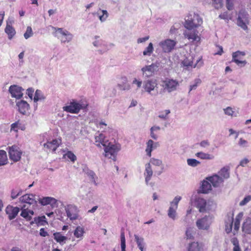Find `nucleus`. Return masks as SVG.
I'll return each mask as SVG.
<instances>
[{
    "label": "nucleus",
    "instance_id": "f257e3e1",
    "mask_svg": "<svg viewBox=\"0 0 251 251\" xmlns=\"http://www.w3.org/2000/svg\"><path fill=\"white\" fill-rule=\"evenodd\" d=\"M190 204L196 207L201 213L207 212L215 208V204L213 201H206L204 199L201 198L198 194H193L190 199Z\"/></svg>",
    "mask_w": 251,
    "mask_h": 251
},
{
    "label": "nucleus",
    "instance_id": "f03ea898",
    "mask_svg": "<svg viewBox=\"0 0 251 251\" xmlns=\"http://www.w3.org/2000/svg\"><path fill=\"white\" fill-rule=\"evenodd\" d=\"M51 27L53 30V35L59 39L61 43H68L73 40L74 35L67 29L53 26H51Z\"/></svg>",
    "mask_w": 251,
    "mask_h": 251
},
{
    "label": "nucleus",
    "instance_id": "7ed1b4c3",
    "mask_svg": "<svg viewBox=\"0 0 251 251\" xmlns=\"http://www.w3.org/2000/svg\"><path fill=\"white\" fill-rule=\"evenodd\" d=\"M202 23V20L200 16L195 13H189L185 18L186 28H196Z\"/></svg>",
    "mask_w": 251,
    "mask_h": 251
},
{
    "label": "nucleus",
    "instance_id": "20e7f679",
    "mask_svg": "<svg viewBox=\"0 0 251 251\" xmlns=\"http://www.w3.org/2000/svg\"><path fill=\"white\" fill-rule=\"evenodd\" d=\"M144 91L151 96L158 94V83L155 79L151 78L144 80L142 86Z\"/></svg>",
    "mask_w": 251,
    "mask_h": 251
},
{
    "label": "nucleus",
    "instance_id": "39448f33",
    "mask_svg": "<svg viewBox=\"0 0 251 251\" xmlns=\"http://www.w3.org/2000/svg\"><path fill=\"white\" fill-rule=\"evenodd\" d=\"M181 196H176L173 200L170 202V206L167 211L168 216L172 220L175 221L178 218V215L176 210L178 208L179 202L181 200Z\"/></svg>",
    "mask_w": 251,
    "mask_h": 251
},
{
    "label": "nucleus",
    "instance_id": "423d86ee",
    "mask_svg": "<svg viewBox=\"0 0 251 251\" xmlns=\"http://www.w3.org/2000/svg\"><path fill=\"white\" fill-rule=\"evenodd\" d=\"M87 104L83 101L77 102L73 100L70 104L63 107L64 111L71 113H78L81 109H84Z\"/></svg>",
    "mask_w": 251,
    "mask_h": 251
},
{
    "label": "nucleus",
    "instance_id": "0eeeda50",
    "mask_svg": "<svg viewBox=\"0 0 251 251\" xmlns=\"http://www.w3.org/2000/svg\"><path fill=\"white\" fill-rule=\"evenodd\" d=\"M213 221V217L211 216H205L197 220L196 226L199 230H208Z\"/></svg>",
    "mask_w": 251,
    "mask_h": 251
},
{
    "label": "nucleus",
    "instance_id": "6e6552de",
    "mask_svg": "<svg viewBox=\"0 0 251 251\" xmlns=\"http://www.w3.org/2000/svg\"><path fill=\"white\" fill-rule=\"evenodd\" d=\"M249 23V15L244 10L240 11L237 18V25L243 29L246 30L248 28L247 25Z\"/></svg>",
    "mask_w": 251,
    "mask_h": 251
},
{
    "label": "nucleus",
    "instance_id": "1a4fd4ad",
    "mask_svg": "<svg viewBox=\"0 0 251 251\" xmlns=\"http://www.w3.org/2000/svg\"><path fill=\"white\" fill-rule=\"evenodd\" d=\"M65 210L70 221H73L78 219L79 211L75 205L68 204L65 207Z\"/></svg>",
    "mask_w": 251,
    "mask_h": 251
},
{
    "label": "nucleus",
    "instance_id": "9d476101",
    "mask_svg": "<svg viewBox=\"0 0 251 251\" xmlns=\"http://www.w3.org/2000/svg\"><path fill=\"white\" fill-rule=\"evenodd\" d=\"M8 152L9 158L14 162L19 161L21 158L22 151L17 145H13L8 147Z\"/></svg>",
    "mask_w": 251,
    "mask_h": 251
},
{
    "label": "nucleus",
    "instance_id": "9b49d317",
    "mask_svg": "<svg viewBox=\"0 0 251 251\" xmlns=\"http://www.w3.org/2000/svg\"><path fill=\"white\" fill-rule=\"evenodd\" d=\"M176 44V42L172 39H167L160 41L159 46L164 52H170L174 49Z\"/></svg>",
    "mask_w": 251,
    "mask_h": 251
},
{
    "label": "nucleus",
    "instance_id": "f8f14e48",
    "mask_svg": "<svg viewBox=\"0 0 251 251\" xmlns=\"http://www.w3.org/2000/svg\"><path fill=\"white\" fill-rule=\"evenodd\" d=\"M185 38L188 39L191 42H199L201 40V37L199 35V32L196 28H186L184 32Z\"/></svg>",
    "mask_w": 251,
    "mask_h": 251
},
{
    "label": "nucleus",
    "instance_id": "ddd939ff",
    "mask_svg": "<svg viewBox=\"0 0 251 251\" xmlns=\"http://www.w3.org/2000/svg\"><path fill=\"white\" fill-rule=\"evenodd\" d=\"M245 55L246 53L244 51H237L233 52L232 61L235 62L239 67H243L247 64V61L245 60H243Z\"/></svg>",
    "mask_w": 251,
    "mask_h": 251
},
{
    "label": "nucleus",
    "instance_id": "4468645a",
    "mask_svg": "<svg viewBox=\"0 0 251 251\" xmlns=\"http://www.w3.org/2000/svg\"><path fill=\"white\" fill-rule=\"evenodd\" d=\"M104 150L105 153V156L115 160L117 152L119 149L117 146L111 144L109 142L106 146L104 147Z\"/></svg>",
    "mask_w": 251,
    "mask_h": 251
},
{
    "label": "nucleus",
    "instance_id": "2eb2a0df",
    "mask_svg": "<svg viewBox=\"0 0 251 251\" xmlns=\"http://www.w3.org/2000/svg\"><path fill=\"white\" fill-rule=\"evenodd\" d=\"M178 86V81L173 79H167L162 81V86L169 93L176 90Z\"/></svg>",
    "mask_w": 251,
    "mask_h": 251
},
{
    "label": "nucleus",
    "instance_id": "dca6fc26",
    "mask_svg": "<svg viewBox=\"0 0 251 251\" xmlns=\"http://www.w3.org/2000/svg\"><path fill=\"white\" fill-rule=\"evenodd\" d=\"M158 67L157 65L154 63L145 66L141 69L143 76L149 77L152 76L154 73L157 71Z\"/></svg>",
    "mask_w": 251,
    "mask_h": 251
},
{
    "label": "nucleus",
    "instance_id": "f3484780",
    "mask_svg": "<svg viewBox=\"0 0 251 251\" xmlns=\"http://www.w3.org/2000/svg\"><path fill=\"white\" fill-rule=\"evenodd\" d=\"M39 203L43 206L50 205L52 208L58 207V201L54 198L45 197L39 200Z\"/></svg>",
    "mask_w": 251,
    "mask_h": 251
},
{
    "label": "nucleus",
    "instance_id": "a211bd4d",
    "mask_svg": "<svg viewBox=\"0 0 251 251\" xmlns=\"http://www.w3.org/2000/svg\"><path fill=\"white\" fill-rule=\"evenodd\" d=\"M23 90L22 87L13 85L10 86L8 91L12 98L20 99L23 97Z\"/></svg>",
    "mask_w": 251,
    "mask_h": 251
},
{
    "label": "nucleus",
    "instance_id": "6ab92c4d",
    "mask_svg": "<svg viewBox=\"0 0 251 251\" xmlns=\"http://www.w3.org/2000/svg\"><path fill=\"white\" fill-rule=\"evenodd\" d=\"M20 201L25 203L29 205H32V207L36 205L37 201L35 196L33 194H25L21 197L19 199Z\"/></svg>",
    "mask_w": 251,
    "mask_h": 251
},
{
    "label": "nucleus",
    "instance_id": "aec40b11",
    "mask_svg": "<svg viewBox=\"0 0 251 251\" xmlns=\"http://www.w3.org/2000/svg\"><path fill=\"white\" fill-rule=\"evenodd\" d=\"M95 138V144L99 147H101V146L104 147L106 146L107 144H109V142L105 139L104 135L100 132H98L96 133Z\"/></svg>",
    "mask_w": 251,
    "mask_h": 251
},
{
    "label": "nucleus",
    "instance_id": "412c9836",
    "mask_svg": "<svg viewBox=\"0 0 251 251\" xmlns=\"http://www.w3.org/2000/svg\"><path fill=\"white\" fill-rule=\"evenodd\" d=\"M85 233V229L83 226H78L75 228L73 231V233L74 237L77 239L76 240V243L83 239Z\"/></svg>",
    "mask_w": 251,
    "mask_h": 251
},
{
    "label": "nucleus",
    "instance_id": "4be33fe9",
    "mask_svg": "<svg viewBox=\"0 0 251 251\" xmlns=\"http://www.w3.org/2000/svg\"><path fill=\"white\" fill-rule=\"evenodd\" d=\"M61 144L60 139H53L51 141H48L44 144V148L48 149L50 151L54 152Z\"/></svg>",
    "mask_w": 251,
    "mask_h": 251
},
{
    "label": "nucleus",
    "instance_id": "5701e85b",
    "mask_svg": "<svg viewBox=\"0 0 251 251\" xmlns=\"http://www.w3.org/2000/svg\"><path fill=\"white\" fill-rule=\"evenodd\" d=\"M94 41L93 42V45L94 46L99 48L101 47L102 48V50H100L99 51L100 52V53H102V52H104L108 50L107 46L106 45L105 42L102 40L101 39H100V36H95L94 37Z\"/></svg>",
    "mask_w": 251,
    "mask_h": 251
},
{
    "label": "nucleus",
    "instance_id": "b1692460",
    "mask_svg": "<svg viewBox=\"0 0 251 251\" xmlns=\"http://www.w3.org/2000/svg\"><path fill=\"white\" fill-rule=\"evenodd\" d=\"M21 210V216L26 221H30L34 215V211L32 210L29 209L28 207H26L25 204L22 207Z\"/></svg>",
    "mask_w": 251,
    "mask_h": 251
},
{
    "label": "nucleus",
    "instance_id": "393cba45",
    "mask_svg": "<svg viewBox=\"0 0 251 251\" xmlns=\"http://www.w3.org/2000/svg\"><path fill=\"white\" fill-rule=\"evenodd\" d=\"M144 175L145 178V182L147 185H148L153 175L152 168L150 164H146L145 165V172Z\"/></svg>",
    "mask_w": 251,
    "mask_h": 251
},
{
    "label": "nucleus",
    "instance_id": "a878e982",
    "mask_svg": "<svg viewBox=\"0 0 251 251\" xmlns=\"http://www.w3.org/2000/svg\"><path fill=\"white\" fill-rule=\"evenodd\" d=\"M20 211V208L18 207H13L10 205L7 206L6 208V213L8 215L10 220H12L16 218Z\"/></svg>",
    "mask_w": 251,
    "mask_h": 251
},
{
    "label": "nucleus",
    "instance_id": "bb28decb",
    "mask_svg": "<svg viewBox=\"0 0 251 251\" xmlns=\"http://www.w3.org/2000/svg\"><path fill=\"white\" fill-rule=\"evenodd\" d=\"M210 183L214 187H219L223 182V179L218 175H214L206 178Z\"/></svg>",
    "mask_w": 251,
    "mask_h": 251
},
{
    "label": "nucleus",
    "instance_id": "cd10ccee",
    "mask_svg": "<svg viewBox=\"0 0 251 251\" xmlns=\"http://www.w3.org/2000/svg\"><path fill=\"white\" fill-rule=\"evenodd\" d=\"M158 145V143L157 142H154L151 139H150L146 143V148L145 150L147 155L149 157H151V152L152 151L156 149Z\"/></svg>",
    "mask_w": 251,
    "mask_h": 251
},
{
    "label": "nucleus",
    "instance_id": "c85d7f7f",
    "mask_svg": "<svg viewBox=\"0 0 251 251\" xmlns=\"http://www.w3.org/2000/svg\"><path fill=\"white\" fill-rule=\"evenodd\" d=\"M147 164H150L151 166L153 165L155 167H160L161 168V171H155V173H156L157 175H160L163 172V166L161 160L152 157L150 159L149 162Z\"/></svg>",
    "mask_w": 251,
    "mask_h": 251
},
{
    "label": "nucleus",
    "instance_id": "c756f323",
    "mask_svg": "<svg viewBox=\"0 0 251 251\" xmlns=\"http://www.w3.org/2000/svg\"><path fill=\"white\" fill-rule=\"evenodd\" d=\"M134 238L137 247L140 251H146V243L145 242L144 238L137 234L134 235Z\"/></svg>",
    "mask_w": 251,
    "mask_h": 251
},
{
    "label": "nucleus",
    "instance_id": "7c9ffc66",
    "mask_svg": "<svg viewBox=\"0 0 251 251\" xmlns=\"http://www.w3.org/2000/svg\"><path fill=\"white\" fill-rule=\"evenodd\" d=\"M16 105L18 107L19 111L23 115H25L28 111L29 105L25 100H21L17 102Z\"/></svg>",
    "mask_w": 251,
    "mask_h": 251
},
{
    "label": "nucleus",
    "instance_id": "2f4dec72",
    "mask_svg": "<svg viewBox=\"0 0 251 251\" xmlns=\"http://www.w3.org/2000/svg\"><path fill=\"white\" fill-rule=\"evenodd\" d=\"M193 56L189 55L188 57H186L182 62V64L183 66L192 68H195L197 67V64L201 62V59L197 60V63L193 64Z\"/></svg>",
    "mask_w": 251,
    "mask_h": 251
},
{
    "label": "nucleus",
    "instance_id": "473e14b6",
    "mask_svg": "<svg viewBox=\"0 0 251 251\" xmlns=\"http://www.w3.org/2000/svg\"><path fill=\"white\" fill-rule=\"evenodd\" d=\"M233 223V214H228L225 221L226 231L227 233H229L232 231Z\"/></svg>",
    "mask_w": 251,
    "mask_h": 251
},
{
    "label": "nucleus",
    "instance_id": "72a5a7b5",
    "mask_svg": "<svg viewBox=\"0 0 251 251\" xmlns=\"http://www.w3.org/2000/svg\"><path fill=\"white\" fill-rule=\"evenodd\" d=\"M83 172L89 177L90 180L95 185H97V180L98 177L95 173L92 170H89L86 166H84Z\"/></svg>",
    "mask_w": 251,
    "mask_h": 251
},
{
    "label": "nucleus",
    "instance_id": "f704fd0d",
    "mask_svg": "<svg viewBox=\"0 0 251 251\" xmlns=\"http://www.w3.org/2000/svg\"><path fill=\"white\" fill-rule=\"evenodd\" d=\"M54 239L60 245H63L66 243L68 239L67 237L64 236L61 232H56L53 234Z\"/></svg>",
    "mask_w": 251,
    "mask_h": 251
},
{
    "label": "nucleus",
    "instance_id": "c9c22d12",
    "mask_svg": "<svg viewBox=\"0 0 251 251\" xmlns=\"http://www.w3.org/2000/svg\"><path fill=\"white\" fill-rule=\"evenodd\" d=\"M25 129V125L19 120L12 124L11 125V131L13 130L18 132L19 129L24 130Z\"/></svg>",
    "mask_w": 251,
    "mask_h": 251
},
{
    "label": "nucleus",
    "instance_id": "e433bc0d",
    "mask_svg": "<svg viewBox=\"0 0 251 251\" xmlns=\"http://www.w3.org/2000/svg\"><path fill=\"white\" fill-rule=\"evenodd\" d=\"M46 219L45 216L35 217L34 220L31 221L30 224L31 225L36 224L37 226H45L46 224H48Z\"/></svg>",
    "mask_w": 251,
    "mask_h": 251
},
{
    "label": "nucleus",
    "instance_id": "4c0bfd02",
    "mask_svg": "<svg viewBox=\"0 0 251 251\" xmlns=\"http://www.w3.org/2000/svg\"><path fill=\"white\" fill-rule=\"evenodd\" d=\"M187 251H202V244L198 242H193L189 244Z\"/></svg>",
    "mask_w": 251,
    "mask_h": 251
},
{
    "label": "nucleus",
    "instance_id": "58836bf2",
    "mask_svg": "<svg viewBox=\"0 0 251 251\" xmlns=\"http://www.w3.org/2000/svg\"><path fill=\"white\" fill-rule=\"evenodd\" d=\"M201 191L202 193L206 194L211 190V184L207 179L203 180L201 187Z\"/></svg>",
    "mask_w": 251,
    "mask_h": 251
},
{
    "label": "nucleus",
    "instance_id": "ea45409f",
    "mask_svg": "<svg viewBox=\"0 0 251 251\" xmlns=\"http://www.w3.org/2000/svg\"><path fill=\"white\" fill-rule=\"evenodd\" d=\"M242 230L247 234H251V218H248L244 222L242 226Z\"/></svg>",
    "mask_w": 251,
    "mask_h": 251
},
{
    "label": "nucleus",
    "instance_id": "a19ab883",
    "mask_svg": "<svg viewBox=\"0 0 251 251\" xmlns=\"http://www.w3.org/2000/svg\"><path fill=\"white\" fill-rule=\"evenodd\" d=\"M161 129V127L157 125H154L151 126L150 129V136L151 137L156 140L158 138L157 132H159Z\"/></svg>",
    "mask_w": 251,
    "mask_h": 251
},
{
    "label": "nucleus",
    "instance_id": "79ce46f5",
    "mask_svg": "<svg viewBox=\"0 0 251 251\" xmlns=\"http://www.w3.org/2000/svg\"><path fill=\"white\" fill-rule=\"evenodd\" d=\"M96 14L101 23L105 22L109 16V14L106 10H101L100 9L98 11Z\"/></svg>",
    "mask_w": 251,
    "mask_h": 251
},
{
    "label": "nucleus",
    "instance_id": "37998d69",
    "mask_svg": "<svg viewBox=\"0 0 251 251\" xmlns=\"http://www.w3.org/2000/svg\"><path fill=\"white\" fill-rule=\"evenodd\" d=\"M243 216V213L241 212V213H239L237 215V216L236 217V218H235V220L234 221V231H233L234 234H235V232H236L239 228L240 221H241Z\"/></svg>",
    "mask_w": 251,
    "mask_h": 251
},
{
    "label": "nucleus",
    "instance_id": "c03bdc74",
    "mask_svg": "<svg viewBox=\"0 0 251 251\" xmlns=\"http://www.w3.org/2000/svg\"><path fill=\"white\" fill-rule=\"evenodd\" d=\"M5 32L8 35V38L10 40L12 39L16 34L14 28L8 24L5 28Z\"/></svg>",
    "mask_w": 251,
    "mask_h": 251
},
{
    "label": "nucleus",
    "instance_id": "a18cd8bd",
    "mask_svg": "<svg viewBox=\"0 0 251 251\" xmlns=\"http://www.w3.org/2000/svg\"><path fill=\"white\" fill-rule=\"evenodd\" d=\"M196 156L201 159L211 160L214 158V156L203 152H198L195 154Z\"/></svg>",
    "mask_w": 251,
    "mask_h": 251
},
{
    "label": "nucleus",
    "instance_id": "49530a36",
    "mask_svg": "<svg viewBox=\"0 0 251 251\" xmlns=\"http://www.w3.org/2000/svg\"><path fill=\"white\" fill-rule=\"evenodd\" d=\"M170 113L171 111L169 109L163 110L158 112V117L163 120H167L169 119V116Z\"/></svg>",
    "mask_w": 251,
    "mask_h": 251
},
{
    "label": "nucleus",
    "instance_id": "de8ad7c7",
    "mask_svg": "<svg viewBox=\"0 0 251 251\" xmlns=\"http://www.w3.org/2000/svg\"><path fill=\"white\" fill-rule=\"evenodd\" d=\"M7 162L6 152L3 150H0V166L6 164Z\"/></svg>",
    "mask_w": 251,
    "mask_h": 251
},
{
    "label": "nucleus",
    "instance_id": "09e8293b",
    "mask_svg": "<svg viewBox=\"0 0 251 251\" xmlns=\"http://www.w3.org/2000/svg\"><path fill=\"white\" fill-rule=\"evenodd\" d=\"M123 81L122 84H119L118 87L122 90H129L130 89V85L127 83L126 77L123 78Z\"/></svg>",
    "mask_w": 251,
    "mask_h": 251
},
{
    "label": "nucleus",
    "instance_id": "8fccbe9b",
    "mask_svg": "<svg viewBox=\"0 0 251 251\" xmlns=\"http://www.w3.org/2000/svg\"><path fill=\"white\" fill-rule=\"evenodd\" d=\"M220 177L223 178V180L224 179H227L229 176V173L228 170L226 168H222L219 172L218 175Z\"/></svg>",
    "mask_w": 251,
    "mask_h": 251
},
{
    "label": "nucleus",
    "instance_id": "3c124183",
    "mask_svg": "<svg viewBox=\"0 0 251 251\" xmlns=\"http://www.w3.org/2000/svg\"><path fill=\"white\" fill-rule=\"evenodd\" d=\"M153 51V44L151 43H150L148 46L145 49V50L143 52V54L144 56H150L151 55V53Z\"/></svg>",
    "mask_w": 251,
    "mask_h": 251
},
{
    "label": "nucleus",
    "instance_id": "603ef678",
    "mask_svg": "<svg viewBox=\"0 0 251 251\" xmlns=\"http://www.w3.org/2000/svg\"><path fill=\"white\" fill-rule=\"evenodd\" d=\"M45 99V97L42 94V92L39 90H37L35 92L34 97V101L36 102L39 100H43Z\"/></svg>",
    "mask_w": 251,
    "mask_h": 251
},
{
    "label": "nucleus",
    "instance_id": "864d4df0",
    "mask_svg": "<svg viewBox=\"0 0 251 251\" xmlns=\"http://www.w3.org/2000/svg\"><path fill=\"white\" fill-rule=\"evenodd\" d=\"M121 251H126V238L125 236V233L124 232H122L121 233Z\"/></svg>",
    "mask_w": 251,
    "mask_h": 251
},
{
    "label": "nucleus",
    "instance_id": "5fc2aeb1",
    "mask_svg": "<svg viewBox=\"0 0 251 251\" xmlns=\"http://www.w3.org/2000/svg\"><path fill=\"white\" fill-rule=\"evenodd\" d=\"M187 239H192L194 238V229L192 227H188L185 232Z\"/></svg>",
    "mask_w": 251,
    "mask_h": 251
},
{
    "label": "nucleus",
    "instance_id": "6e6d98bb",
    "mask_svg": "<svg viewBox=\"0 0 251 251\" xmlns=\"http://www.w3.org/2000/svg\"><path fill=\"white\" fill-rule=\"evenodd\" d=\"M65 158H67L72 162H75L76 160V156L71 151H68L64 155Z\"/></svg>",
    "mask_w": 251,
    "mask_h": 251
},
{
    "label": "nucleus",
    "instance_id": "4d7b16f0",
    "mask_svg": "<svg viewBox=\"0 0 251 251\" xmlns=\"http://www.w3.org/2000/svg\"><path fill=\"white\" fill-rule=\"evenodd\" d=\"M187 164L191 167H196L200 164V162L195 159L190 158L187 160Z\"/></svg>",
    "mask_w": 251,
    "mask_h": 251
},
{
    "label": "nucleus",
    "instance_id": "13d9d810",
    "mask_svg": "<svg viewBox=\"0 0 251 251\" xmlns=\"http://www.w3.org/2000/svg\"><path fill=\"white\" fill-rule=\"evenodd\" d=\"M33 32L32 28L30 26H27L25 32L24 34V36L25 39H27L29 38L32 36Z\"/></svg>",
    "mask_w": 251,
    "mask_h": 251
},
{
    "label": "nucleus",
    "instance_id": "bf43d9fd",
    "mask_svg": "<svg viewBox=\"0 0 251 251\" xmlns=\"http://www.w3.org/2000/svg\"><path fill=\"white\" fill-rule=\"evenodd\" d=\"M22 191L21 189L15 190L13 189L12 190L11 193V197L12 199H15L19 196L21 195L22 194Z\"/></svg>",
    "mask_w": 251,
    "mask_h": 251
},
{
    "label": "nucleus",
    "instance_id": "052dcab7",
    "mask_svg": "<svg viewBox=\"0 0 251 251\" xmlns=\"http://www.w3.org/2000/svg\"><path fill=\"white\" fill-rule=\"evenodd\" d=\"M201 82V80L200 78H196L194 80V83L190 86V90L191 91L193 90H195L198 86L200 85Z\"/></svg>",
    "mask_w": 251,
    "mask_h": 251
},
{
    "label": "nucleus",
    "instance_id": "680f3d73",
    "mask_svg": "<svg viewBox=\"0 0 251 251\" xmlns=\"http://www.w3.org/2000/svg\"><path fill=\"white\" fill-rule=\"evenodd\" d=\"M143 82L139 79L134 78L132 81V84H135L137 86V89H139L141 87L142 84Z\"/></svg>",
    "mask_w": 251,
    "mask_h": 251
},
{
    "label": "nucleus",
    "instance_id": "e2e57ef3",
    "mask_svg": "<svg viewBox=\"0 0 251 251\" xmlns=\"http://www.w3.org/2000/svg\"><path fill=\"white\" fill-rule=\"evenodd\" d=\"M251 200V196H248L246 197L242 201L240 202L239 205L240 206H244L249 202Z\"/></svg>",
    "mask_w": 251,
    "mask_h": 251
},
{
    "label": "nucleus",
    "instance_id": "0e129e2a",
    "mask_svg": "<svg viewBox=\"0 0 251 251\" xmlns=\"http://www.w3.org/2000/svg\"><path fill=\"white\" fill-rule=\"evenodd\" d=\"M234 0H226V6L228 10H231L233 8Z\"/></svg>",
    "mask_w": 251,
    "mask_h": 251
},
{
    "label": "nucleus",
    "instance_id": "69168bd1",
    "mask_svg": "<svg viewBox=\"0 0 251 251\" xmlns=\"http://www.w3.org/2000/svg\"><path fill=\"white\" fill-rule=\"evenodd\" d=\"M214 4V7L216 9L221 8L222 6V0H212Z\"/></svg>",
    "mask_w": 251,
    "mask_h": 251
},
{
    "label": "nucleus",
    "instance_id": "338daca9",
    "mask_svg": "<svg viewBox=\"0 0 251 251\" xmlns=\"http://www.w3.org/2000/svg\"><path fill=\"white\" fill-rule=\"evenodd\" d=\"M219 18L221 19H222L227 20L231 19V17L229 15H228L227 12H224L223 13L219 15Z\"/></svg>",
    "mask_w": 251,
    "mask_h": 251
},
{
    "label": "nucleus",
    "instance_id": "774afa93",
    "mask_svg": "<svg viewBox=\"0 0 251 251\" xmlns=\"http://www.w3.org/2000/svg\"><path fill=\"white\" fill-rule=\"evenodd\" d=\"M224 112L226 115L228 116H232L234 113L232 108L230 107H227L226 109H224Z\"/></svg>",
    "mask_w": 251,
    "mask_h": 251
}]
</instances>
